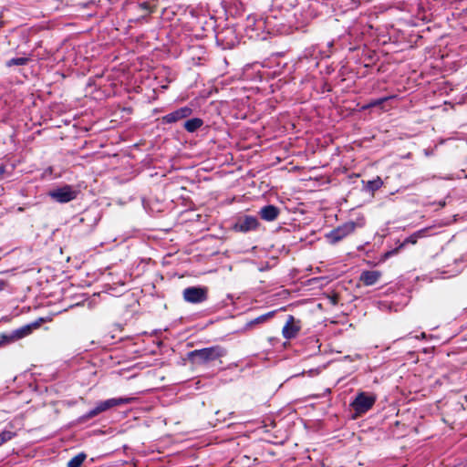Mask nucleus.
Masks as SVG:
<instances>
[{"label": "nucleus", "instance_id": "nucleus-17", "mask_svg": "<svg viewBox=\"0 0 467 467\" xmlns=\"http://www.w3.org/2000/svg\"><path fill=\"white\" fill-rule=\"evenodd\" d=\"M28 61V58L26 57H17V58H12L6 62V65L8 67L12 66H22L26 65Z\"/></svg>", "mask_w": 467, "mask_h": 467}, {"label": "nucleus", "instance_id": "nucleus-9", "mask_svg": "<svg viewBox=\"0 0 467 467\" xmlns=\"http://www.w3.org/2000/svg\"><path fill=\"white\" fill-rule=\"evenodd\" d=\"M204 296V291L202 288L188 287L183 291V298L190 303L201 302Z\"/></svg>", "mask_w": 467, "mask_h": 467}, {"label": "nucleus", "instance_id": "nucleus-13", "mask_svg": "<svg viewBox=\"0 0 467 467\" xmlns=\"http://www.w3.org/2000/svg\"><path fill=\"white\" fill-rule=\"evenodd\" d=\"M426 232H427L426 229H422V230L415 232L414 234H412L410 236H409L408 238H406L404 240L402 245H405L407 244H415L417 243L418 239L425 236Z\"/></svg>", "mask_w": 467, "mask_h": 467}, {"label": "nucleus", "instance_id": "nucleus-8", "mask_svg": "<svg viewBox=\"0 0 467 467\" xmlns=\"http://www.w3.org/2000/svg\"><path fill=\"white\" fill-rule=\"evenodd\" d=\"M258 220L254 216H244L240 218L235 223V229L240 232H249L257 228Z\"/></svg>", "mask_w": 467, "mask_h": 467}, {"label": "nucleus", "instance_id": "nucleus-21", "mask_svg": "<svg viewBox=\"0 0 467 467\" xmlns=\"http://www.w3.org/2000/svg\"><path fill=\"white\" fill-rule=\"evenodd\" d=\"M3 172H4L3 167H0V175H2Z\"/></svg>", "mask_w": 467, "mask_h": 467}, {"label": "nucleus", "instance_id": "nucleus-10", "mask_svg": "<svg viewBox=\"0 0 467 467\" xmlns=\"http://www.w3.org/2000/svg\"><path fill=\"white\" fill-rule=\"evenodd\" d=\"M381 273L379 271H364L360 275V281L365 285H375L380 278Z\"/></svg>", "mask_w": 467, "mask_h": 467}, {"label": "nucleus", "instance_id": "nucleus-11", "mask_svg": "<svg viewBox=\"0 0 467 467\" xmlns=\"http://www.w3.org/2000/svg\"><path fill=\"white\" fill-rule=\"evenodd\" d=\"M191 114V109L187 107L182 108L178 110H175L168 115H166L163 119L166 122L171 123L175 122L179 119H184Z\"/></svg>", "mask_w": 467, "mask_h": 467}, {"label": "nucleus", "instance_id": "nucleus-3", "mask_svg": "<svg viewBox=\"0 0 467 467\" xmlns=\"http://www.w3.org/2000/svg\"><path fill=\"white\" fill-rule=\"evenodd\" d=\"M49 196L57 202H68L77 198L78 191L70 185H65L49 192Z\"/></svg>", "mask_w": 467, "mask_h": 467}, {"label": "nucleus", "instance_id": "nucleus-2", "mask_svg": "<svg viewBox=\"0 0 467 467\" xmlns=\"http://www.w3.org/2000/svg\"><path fill=\"white\" fill-rule=\"evenodd\" d=\"M225 356V350L221 347L206 348V369L210 367L214 370L221 368L223 364L221 358Z\"/></svg>", "mask_w": 467, "mask_h": 467}, {"label": "nucleus", "instance_id": "nucleus-12", "mask_svg": "<svg viewBox=\"0 0 467 467\" xmlns=\"http://www.w3.org/2000/svg\"><path fill=\"white\" fill-rule=\"evenodd\" d=\"M278 214L279 210L274 205H266L260 210L261 218L268 222L275 220Z\"/></svg>", "mask_w": 467, "mask_h": 467}, {"label": "nucleus", "instance_id": "nucleus-19", "mask_svg": "<svg viewBox=\"0 0 467 467\" xmlns=\"http://www.w3.org/2000/svg\"><path fill=\"white\" fill-rule=\"evenodd\" d=\"M272 313H268V314H265V315H263V316H260L258 317H256L255 319H254L251 324H259V323H262L264 321H265L268 317H272Z\"/></svg>", "mask_w": 467, "mask_h": 467}, {"label": "nucleus", "instance_id": "nucleus-20", "mask_svg": "<svg viewBox=\"0 0 467 467\" xmlns=\"http://www.w3.org/2000/svg\"><path fill=\"white\" fill-rule=\"evenodd\" d=\"M383 100H386V99H379V100H376L375 102H372L370 105H371V106L379 105V104H380Z\"/></svg>", "mask_w": 467, "mask_h": 467}, {"label": "nucleus", "instance_id": "nucleus-1", "mask_svg": "<svg viewBox=\"0 0 467 467\" xmlns=\"http://www.w3.org/2000/svg\"><path fill=\"white\" fill-rule=\"evenodd\" d=\"M364 226V221L359 220L357 223L355 222H347L344 224L337 227L336 229L330 231L327 234V238L331 244H336L339 242L340 240L344 239L350 234H352L357 227H363Z\"/></svg>", "mask_w": 467, "mask_h": 467}, {"label": "nucleus", "instance_id": "nucleus-7", "mask_svg": "<svg viewBox=\"0 0 467 467\" xmlns=\"http://www.w3.org/2000/svg\"><path fill=\"white\" fill-rule=\"evenodd\" d=\"M301 329V322L296 319L293 316L287 317L286 322L282 329V335L286 339H291L296 337Z\"/></svg>", "mask_w": 467, "mask_h": 467}, {"label": "nucleus", "instance_id": "nucleus-15", "mask_svg": "<svg viewBox=\"0 0 467 467\" xmlns=\"http://www.w3.org/2000/svg\"><path fill=\"white\" fill-rule=\"evenodd\" d=\"M86 459V454L79 453L73 457L68 462L67 467H80V465L83 463L84 460Z\"/></svg>", "mask_w": 467, "mask_h": 467}, {"label": "nucleus", "instance_id": "nucleus-5", "mask_svg": "<svg viewBox=\"0 0 467 467\" xmlns=\"http://www.w3.org/2000/svg\"><path fill=\"white\" fill-rule=\"evenodd\" d=\"M43 322V319L40 318L39 320L33 322L31 324L26 325L15 331L12 332L9 336H2V338L6 342H13L16 340H18L20 338H23L28 335H30L35 329H37L41 323Z\"/></svg>", "mask_w": 467, "mask_h": 467}, {"label": "nucleus", "instance_id": "nucleus-18", "mask_svg": "<svg viewBox=\"0 0 467 467\" xmlns=\"http://www.w3.org/2000/svg\"><path fill=\"white\" fill-rule=\"evenodd\" d=\"M15 433L10 431H4L0 433V446L6 442L7 441H10L14 437Z\"/></svg>", "mask_w": 467, "mask_h": 467}, {"label": "nucleus", "instance_id": "nucleus-14", "mask_svg": "<svg viewBox=\"0 0 467 467\" xmlns=\"http://www.w3.org/2000/svg\"><path fill=\"white\" fill-rule=\"evenodd\" d=\"M202 125V120L201 119H190V120H187L185 123H184V127L185 129L190 131V132H193L195 131L197 129H199L201 126Z\"/></svg>", "mask_w": 467, "mask_h": 467}, {"label": "nucleus", "instance_id": "nucleus-16", "mask_svg": "<svg viewBox=\"0 0 467 467\" xmlns=\"http://www.w3.org/2000/svg\"><path fill=\"white\" fill-rule=\"evenodd\" d=\"M382 184H383V182L381 181V179L379 177H377L374 180L368 181L367 187L370 191H376V190L379 189L382 186Z\"/></svg>", "mask_w": 467, "mask_h": 467}, {"label": "nucleus", "instance_id": "nucleus-6", "mask_svg": "<svg viewBox=\"0 0 467 467\" xmlns=\"http://www.w3.org/2000/svg\"><path fill=\"white\" fill-rule=\"evenodd\" d=\"M132 399L130 398H114L98 403V405L89 412L90 417H94L102 411L109 410L113 407H119L129 404Z\"/></svg>", "mask_w": 467, "mask_h": 467}, {"label": "nucleus", "instance_id": "nucleus-4", "mask_svg": "<svg viewBox=\"0 0 467 467\" xmlns=\"http://www.w3.org/2000/svg\"><path fill=\"white\" fill-rule=\"evenodd\" d=\"M376 401V398L364 392L359 393L351 403L357 414L361 415L372 408Z\"/></svg>", "mask_w": 467, "mask_h": 467}]
</instances>
